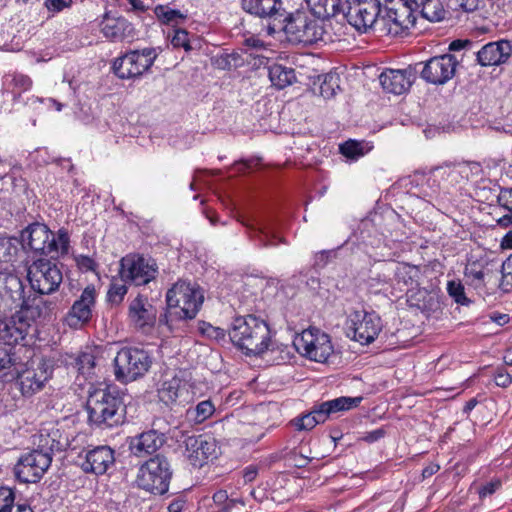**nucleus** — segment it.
I'll use <instances>...</instances> for the list:
<instances>
[{
    "label": "nucleus",
    "instance_id": "nucleus-1",
    "mask_svg": "<svg viewBox=\"0 0 512 512\" xmlns=\"http://www.w3.org/2000/svg\"><path fill=\"white\" fill-rule=\"evenodd\" d=\"M229 337L247 356H261L274 345L269 325L252 314L235 317L229 328Z\"/></svg>",
    "mask_w": 512,
    "mask_h": 512
},
{
    "label": "nucleus",
    "instance_id": "nucleus-2",
    "mask_svg": "<svg viewBox=\"0 0 512 512\" xmlns=\"http://www.w3.org/2000/svg\"><path fill=\"white\" fill-rule=\"evenodd\" d=\"M324 25V21L310 11L298 10L283 16L278 23H269L267 29L269 35L283 30L291 42L311 45L325 41Z\"/></svg>",
    "mask_w": 512,
    "mask_h": 512
},
{
    "label": "nucleus",
    "instance_id": "nucleus-3",
    "mask_svg": "<svg viewBox=\"0 0 512 512\" xmlns=\"http://www.w3.org/2000/svg\"><path fill=\"white\" fill-rule=\"evenodd\" d=\"M88 420L98 428H113L125 422L126 405L117 392L95 390L87 400Z\"/></svg>",
    "mask_w": 512,
    "mask_h": 512
},
{
    "label": "nucleus",
    "instance_id": "nucleus-4",
    "mask_svg": "<svg viewBox=\"0 0 512 512\" xmlns=\"http://www.w3.org/2000/svg\"><path fill=\"white\" fill-rule=\"evenodd\" d=\"M19 240L22 245V253L32 252L35 255H50L51 257L66 255L70 245V237L66 229H59L55 235L46 225L40 223L29 225L22 231Z\"/></svg>",
    "mask_w": 512,
    "mask_h": 512
},
{
    "label": "nucleus",
    "instance_id": "nucleus-5",
    "mask_svg": "<svg viewBox=\"0 0 512 512\" xmlns=\"http://www.w3.org/2000/svg\"><path fill=\"white\" fill-rule=\"evenodd\" d=\"M51 373L42 359H31L25 363L19 361L12 370L9 382L15 381L21 395L28 398L44 388L51 377Z\"/></svg>",
    "mask_w": 512,
    "mask_h": 512
},
{
    "label": "nucleus",
    "instance_id": "nucleus-6",
    "mask_svg": "<svg viewBox=\"0 0 512 512\" xmlns=\"http://www.w3.org/2000/svg\"><path fill=\"white\" fill-rule=\"evenodd\" d=\"M203 301L200 288L186 281H178L166 294L168 308L174 309L175 317L182 320L195 318Z\"/></svg>",
    "mask_w": 512,
    "mask_h": 512
},
{
    "label": "nucleus",
    "instance_id": "nucleus-7",
    "mask_svg": "<svg viewBox=\"0 0 512 512\" xmlns=\"http://www.w3.org/2000/svg\"><path fill=\"white\" fill-rule=\"evenodd\" d=\"M380 17V32L403 36L415 25V10L407 0H384Z\"/></svg>",
    "mask_w": 512,
    "mask_h": 512
},
{
    "label": "nucleus",
    "instance_id": "nucleus-8",
    "mask_svg": "<svg viewBox=\"0 0 512 512\" xmlns=\"http://www.w3.org/2000/svg\"><path fill=\"white\" fill-rule=\"evenodd\" d=\"M152 359L147 351L136 347H124L114 358L115 379L121 383L132 382L143 377L149 370Z\"/></svg>",
    "mask_w": 512,
    "mask_h": 512
},
{
    "label": "nucleus",
    "instance_id": "nucleus-9",
    "mask_svg": "<svg viewBox=\"0 0 512 512\" xmlns=\"http://www.w3.org/2000/svg\"><path fill=\"white\" fill-rule=\"evenodd\" d=\"M172 469L168 459L160 454L150 458L139 468L138 486L155 495H163L169 489Z\"/></svg>",
    "mask_w": 512,
    "mask_h": 512
},
{
    "label": "nucleus",
    "instance_id": "nucleus-10",
    "mask_svg": "<svg viewBox=\"0 0 512 512\" xmlns=\"http://www.w3.org/2000/svg\"><path fill=\"white\" fill-rule=\"evenodd\" d=\"M348 23L360 32L375 29L380 32V17L383 13L379 0H347L343 10Z\"/></svg>",
    "mask_w": 512,
    "mask_h": 512
},
{
    "label": "nucleus",
    "instance_id": "nucleus-11",
    "mask_svg": "<svg viewBox=\"0 0 512 512\" xmlns=\"http://www.w3.org/2000/svg\"><path fill=\"white\" fill-rule=\"evenodd\" d=\"M346 334L352 340L367 345L378 337L382 331L381 317L375 311H352L345 323Z\"/></svg>",
    "mask_w": 512,
    "mask_h": 512
},
{
    "label": "nucleus",
    "instance_id": "nucleus-12",
    "mask_svg": "<svg viewBox=\"0 0 512 512\" xmlns=\"http://www.w3.org/2000/svg\"><path fill=\"white\" fill-rule=\"evenodd\" d=\"M296 351L309 360L324 363L333 353L330 336L319 329L304 330L293 340Z\"/></svg>",
    "mask_w": 512,
    "mask_h": 512
},
{
    "label": "nucleus",
    "instance_id": "nucleus-13",
    "mask_svg": "<svg viewBox=\"0 0 512 512\" xmlns=\"http://www.w3.org/2000/svg\"><path fill=\"white\" fill-rule=\"evenodd\" d=\"M27 277L31 288L42 295L58 290L63 274L57 263L48 259H38L28 268Z\"/></svg>",
    "mask_w": 512,
    "mask_h": 512
},
{
    "label": "nucleus",
    "instance_id": "nucleus-14",
    "mask_svg": "<svg viewBox=\"0 0 512 512\" xmlns=\"http://www.w3.org/2000/svg\"><path fill=\"white\" fill-rule=\"evenodd\" d=\"M156 58L154 48L132 50L115 59L113 70L121 79L137 78L150 69Z\"/></svg>",
    "mask_w": 512,
    "mask_h": 512
},
{
    "label": "nucleus",
    "instance_id": "nucleus-15",
    "mask_svg": "<svg viewBox=\"0 0 512 512\" xmlns=\"http://www.w3.org/2000/svg\"><path fill=\"white\" fill-rule=\"evenodd\" d=\"M25 286L20 277L11 272H0V317L12 310L30 309L24 295Z\"/></svg>",
    "mask_w": 512,
    "mask_h": 512
},
{
    "label": "nucleus",
    "instance_id": "nucleus-16",
    "mask_svg": "<svg viewBox=\"0 0 512 512\" xmlns=\"http://www.w3.org/2000/svg\"><path fill=\"white\" fill-rule=\"evenodd\" d=\"M459 60L452 54L434 56L425 62L415 65L416 69L422 66L420 77L428 84L435 86L445 85L456 73Z\"/></svg>",
    "mask_w": 512,
    "mask_h": 512
},
{
    "label": "nucleus",
    "instance_id": "nucleus-17",
    "mask_svg": "<svg viewBox=\"0 0 512 512\" xmlns=\"http://www.w3.org/2000/svg\"><path fill=\"white\" fill-rule=\"evenodd\" d=\"M158 267L154 260L139 255H127L120 261V278L136 286L146 285L155 279Z\"/></svg>",
    "mask_w": 512,
    "mask_h": 512
},
{
    "label": "nucleus",
    "instance_id": "nucleus-18",
    "mask_svg": "<svg viewBox=\"0 0 512 512\" xmlns=\"http://www.w3.org/2000/svg\"><path fill=\"white\" fill-rule=\"evenodd\" d=\"M52 457L35 449L21 456L14 467L16 478L23 483L38 482L50 467Z\"/></svg>",
    "mask_w": 512,
    "mask_h": 512
},
{
    "label": "nucleus",
    "instance_id": "nucleus-19",
    "mask_svg": "<svg viewBox=\"0 0 512 512\" xmlns=\"http://www.w3.org/2000/svg\"><path fill=\"white\" fill-rule=\"evenodd\" d=\"M97 291L93 284L87 285L79 298L75 300L68 311L65 322L69 327L77 328L88 323L95 308Z\"/></svg>",
    "mask_w": 512,
    "mask_h": 512
},
{
    "label": "nucleus",
    "instance_id": "nucleus-20",
    "mask_svg": "<svg viewBox=\"0 0 512 512\" xmlns=\"http://www.w3.org/2000/svg\"><path fill=\"white\" fill-rule=\"evenodd\" d=\"M185 455L195 467H202L209 459L217 457V443L213 437L192 435L184 440Z\"/></svg>",
    "mask_w": 512,
    "mask_h": 512
},
{
    "label": "nucleus",
    "instance_id": "nucleus-21",
    "mask_svg": "<svg viewBox=\"0 0 512 512\" xmlns=\"http://www.w3.org/2000/svg\"><path fill=\"white\" fill-rule=\"evenodd\" d=\"M128 318L135 328L148 332L156 323L157 310L146 296L139 294L129 303Z\"/></svg>",
    "mask_w": 512,
    "mask_h": 512
},
{
    "label": "nucleus",
    "instance_id": "nucleus-22",
    "mask_svg": "<svg viewBox=\"0 0 512 512\" xmlns=\"http://www.w3.org/2000/svg\"><path fill=\"white\" fill-rule=\"evenodd\" d=\"M418 69L409 66L405 69H386L383 71L379 80L382 88L395 95H401L409 90L416 79Z\"/></svg>",
    "mask_w": 512,
    "mask_h": 512
},
{
    "label": "nucleus",
    "instance_id": "nucleus-23",
    "mask_svg": "<svg viewBox=\"0 0 512 512\" xmlns=\"http://www.w3.org/2000/svg\"><path fill=\"white\" fill-rule=\"evenodd\" d=\"M114 463V450L109 446L101 445L86 451L81 468L85 473L103 475Z\"/></svg>",
    "mask_w": 512,
    "mask_h": 512
},
{
    "label": "nucleus",
    "instance_id": "nucleus-24",
    "mask_svg": "<svg viewBox=\"0 0 512 512\" xmlns=\"http://www.w3.org/2000/svg\"><path fill=\"white\" fill-rule=\"evenodd\" d=\"M512 55V44L508 40H499L484 45L477 53L481 66H498L504 64Z\"/></svg>",
    "mask_w": 512,
    "mask_h": 512
},
{
    "label": "nucleus",
    "instance_id": "nucleus-25",
    "mask_svg": "<svg viewBox=\"0 0 512 512\" xmlns=\"http://www.w3.org/2000/svg\"><path fill=\"white\" fill-rule=\"evenodd\" d=\"M34 444L37 445L36 451L52 457L54 452L66 450L69 446V440L59 428H43L35 436Z\"/></svg>",
    "mask_w": 512,
    "mask_h": 512
},
{
    "label": "nucleus",
    "instance_id": "nucleus-26",
    "mask_svg": "<svg viewBox=\"0 0 512 512\" xmlns=\"http://www.w3.org/2000/svg\"><path fill=\"white\" fill-rule=\"evenodd\" d=\"M241 5L247 13L269 19V23H278L284 16L281 0H241Z\"/></svg>",
    "mask_w": 512,
    "mask_h": 512
},
{
    "label": "nucleus",
    "instance_id": "nucleus-27",
    "mask_svg": "<svg viewBox=\"0 0 512 512\" xmlns=\"http://www.w3.org/2000/svg\"><path fill=\"white\" fill-rule=\"evenodd\" d=\"M165 441V433L152 428L133 437L129 447L134 455L141 457L155 453L163 446Z\"/></svg>",
    "mask_w": 512,
    "mask_h": 512
},
{
    "label": "nucleus",
    "instance_id": "nucleus-28",
    "mask_svg": "<svg viewBox=\"0 0 512 512\" xmlns=\"http://www.w3.org/2000/svg\"><path fill=\"white\" fill-rule=\"evenodd\" d=\"M420 269L416 266L402 263L397 264L394 269V280L401 291L405 290L410 301H412L415 289L419 286Z\"/></svg>",
    "mask_w": 512,
    "mask_h": 512
},
{
    "label": "nucleus",
    "instance_id": "nucleus-29",
    "mask_svg": "<svg viewBox=\"0 0 512 512\" xmlns=\"http://www.w3.org/2000/svg\"><path fill=\"white\" fill-rule=\"evenodd\" d=\"M479 169L480 165L476 162H462L436 168L435 173L449 184L455 185L464 179L468 180L473 171H479Z\"/></svg>",
    "mask_w": 512,
    "mask_h": 512
},
{
    "label": "nucleus",
    "instance_id": "nucleus-30",
    "mask_svg": "<svg viewBox=\"0 0 512 512\" xmlns=\"http://www.w3.org/2000/svg\"><path fill=\"white\" fill-rule=\"evenodd\" d=\"M28 328V323L20 317H11L6 321H0V338L2 342L14 346V344L25 339Z\"/></svg>",
    "mask_w": 512,
    "mask_h": 512
},
{
    "label": "nucleus",
    "instance_id": "nucleus-31",
    "mask_svg": "<svg viewBox=\"0 0 512 512\" xmlns=\"http://www.w3.org/2000/svg\"><path fill=\"white\" fill-rule=\"evenodd\" d=\"M101 32L107 39L117 42L132 35L133 26L123 17H105L101 22Z\"/></svg>",
    "mask_w": 512,
    "mask_h": 512
},
{
    "label": "nucleus",
    "instance_id": "nucleus-32",
    "mask_svg": "<svg viewBox=\"0 0 512 512\" xmlns=\"http://www.w3.org/2000/svg\"><path fill=\"white\" fill-rule=\"evenodd\" d=\"M21 241L17 237H0V272L7 270L19 260L22 255Z\"/></svg>",
    "mask_w": 512,
    "mask_h": 512
},
{
    "label": "nucleus",
    "instance_id": "nucleus-33",
    "mask_svg": "<svg viewBox=\"0 0 512 512\" xmlns=\"http://www.w3.org/2000/svg\"><path fill=\"white\" fill-rule=\"evenodd\" d=\"M213 504L208 512H243L245 502L242 498L229 496L226 490H218L212 496Z\"/></svg>",
    "mask_w": 512,
    "mask_h": 512
},
{
    "label": "nucleus",
    "instance_id": "nucleus-34",
    "mask_svg": "<svg viewBox=\"0 0 512 512\" xmlns=\"http://www.w3.org/2000/svg\"><path fill=\"white\" fill-rule=\"evenodd\" d=\"M464 278L468 285L482 291L493 278V272L480 263L473 262L465 267Z\"/></svg>",
    "mask_w": 512,
    "mask_h": 512
},
{
    "label": "nucleus",
    "instance_id": "nucleus-35",
    "mask_svg": "<svg viewBox=\"0 0 512 512\" xmlns=\"http://www.w3.org/2000/svg\"><path fill=\"white\" fill-rule=\"evenodd\" d=\"M421 16L430 22H438L445 18L446 11L440 0H407Z\"/></svg>",
    "mask_w": 512,
    "mask_h": 512
},
{
    "label": "nucleus",
    "instance_id": "nucleus-36",
    "mask_svg": "<svg viewBox=\"0 0 512 512\" xmlns=\"http://www.w3.org/2000/svg\"><path fill=\"white\" fill-rule=\"evenodd\" d=\"M184 390H186L185 383L174 376L162 382L158 390V396L163 403L169 405L175 403Z\"/></svg>",
    "mask_w": 512,
    "mask_h": 512
},
{
    "label": "nucleus",
    "instance_id": "nucleus-37",
    "mask_svg": "<svg viewBox=\"0 0 512 512\" xmlns=\"http://www.w3.org/2000/svg\"><path fill=\"white\" fill-rule=\"evenodd\" d=\"M309 11L323 21L343 11L341 0H305Z\"/></svg>",
    "mask_w": 512,
    "mask_h": 512
},
{
    "label": "nucleus",
    "instance_id": "nucleus-38",
    "mask_svg": "<svg viewBox=\"0 0 512 512\" xmlns=\"http://www.w3.org/2000/svg\"><path fill=\"white\" fill-rule=\"evenodd\" d=\"M363 397H338L329 401L322 402L320 405L322 411L324 412L326 418L328 419L329 416L333 413L340 412V411H346L350 410L352 408H355L359 406V404L362 402Z\"/></svg>",
    "mask_w": 512,
    "mask_h": 512
},
{
    "label": "nucleus",
    "instance_id": "nucleus-39",
    "mask_svg": "<svg viewBox=\"0 0 512 512\" xmlns=\"http://www.w3.org/2000/svg\"><path fill=\"white\" fill-rule=\"evenodd\" d=\"M15 347L0 341V381L9 382V377L19 362L15 358Z\"/></svg>",
    "mask_w": 512,
    "mask_h": 512
},
{
    "label": "nucleus",
    "instance_id": "nucleus-40",
    "mask_svg": "<svg viewBox=\"0 0 512 512\" xmlns=\"http://www.w3.org/2000/svg\"><path fill=\"white\" fill-rule=\"evenodd\" d=\"M327 420L320 405H316L312 411L302 416H299L291 421V424L298 430H311L317 424L324 423Z\"/></svg>",
    "mask_w": 512,
    "mask_h": 512
},
{
    "label": "nucleus",
    "instance_id": "nucleus-41",
    "mask_svg": "<svg viewBox=\"0 0 512 512\" xmlns=\"http://www.w3.org/2000/svg\"><path fill=\"white\" fill-rule=\"evenodd\" d=\"M269 78L275 87L283 89L296 80V75L294 69L274 64L269 68Z\"/></svg>",
    "mask_w": 512,
    "mask_h": 512
},
{
    "label": "nucleus",
    "instance_id": "nucleus-42",
    "mask_svg": "<svg viewBox=\"0 0 512 512\" xmlns=\"http://www.w3.org/2000/svg\"><path fill=\"white\" fill-rule=\"evenodd\" d=\"M244 225L250 229V237L259 247L277 246L281 242L280 238L272 234L266 227L262 226L261 224H257V226H252L249 224Z\"/></svg>",
    "mask_w": 512,
    "mask_h": 512
},
{
    "label": "nucleus",
    "instance_id": "nucleus-43",
    "mask_svg": "<svg viewBox=\"0 0 512 512\" xmlns=\"http://www.w3.org/2000/svg\"><path fill=\"white\" fill-rule=\"evenodd\" d=\"M215 412V407L210 400H203L196 406L190 407L186 411V418L196 424L203 423Z\"/></svg>",
    "mask_w": 512,
    "mask_h": 512
},
{
    "label": "nucleus",
    "instance_id": "nucleus-44",
    "mask_svg": "<svg viewBox=\"0 0 512 512\" xmlns=\"http://www.w3.org/2000/svg\"><path fill=\"white\" fill-rule=\"evenodd\" d=\"M4 85L12 88L13 93L20 95L32 87V80L29 76L21 73H9L4 76Z\"/></svg>",
    "mask_w": 512,
    "mask_h": 512
},
{
    "label": "nucleus",
    "instance_id": "nucleus-45",
    "mask_svg": "<svg viewBox=\"0 0 512 512\" xmlns=\"http://www.w3.org/2000/svg\"><path fill=\"white\" fill-rule=\"evenodd\" d=\"M154 13L163 24H179L185 19V15L180 10L165 5L156 6Z\"/></svg>",
    "mask_w": 512,
    "mask_h": 512
},
{
    "label": "nucleus",
    "instance_id": "nucleus-46",
    "mask_svg": "<svg viewBox=\"0 0 512 512\" xmlns=\"http://www.w3.org/2000/svg\"><path fill=\"white\" fill-rule=\"evenodd\" d=\"M340 89V77L337 73H328L324 76L320 84V95L325 99H330L336 95Z\"/></svg>",
    "mask_w": 512,
    "mask_h": 512
},
{
    "label": "nucleus",
    "instance_id": "nucleus-47",
    "mask_svg": "<svg viewBox=\"0 0 512 512\" xmlns=\"http://www.w3.org/2000/svg\"><path fill=\"white\" fill-rule=\"evenodd\" d=\"M113 280L110 284V287L107 292V300L111 304L118 305L120 304L125 295L127 294L128 288L126 286V282Z\"/></svg>",
    "mask_w": 512,
    "mask_h": 512
},
{
    "label": "nucleus",
    "instance_id": "nucleus-48",
    "mask_svg": "<svg viewBox=\"0 0 512 512\" xmlns=\"http://www.w3.org/2000/svg\"><path fill=\"white\" fill-rule=\"evenodd\" d=\"M78 372L87 377L93 373L95 357L91 353H82L76 359Z\"/></svg>",
    "mask_w": 512,
    "mask_h": 512
},
{
    "label": "nucleus",
    "instance_id": "nucleus-49",
    "mask_svg": "<svg viewBox=\"0 0 512 512\" xmlns=\"http://www.w3.org/2000/svg\"><path fill=\"white\" fill-rule=\"evenodd\" d=\"M26 105L37 109L39 105H44L47 109L54 107L56 111H61L63 104L53 98H40L36 96H30L27 98Z\"/></svg>",
    "mask_w": 512,
    "mask_h": 512
},
{
    "label": "nucleus",
    "instance_id": "nucleus-50",
    "mask_svg": "<svg viewBox=\"0 0 512 512\" xmlns=\"http://www.w3.org/2000/svg\"><path fill=\"white\" fill-rule=\"evenodd\" d=\"M198 330L202 335L214 340H222L225 338L226 335L224 329L214 327L210 323L204 321L199 323Z\"/></svg>",
    "mask_w": 512,
    "mask_h": 512
},
{
    "label": "nucleus",
    "instance_id": "nucleus-51",
    "mask_svg": "<svg viewBox=\"0 0 512 512\" xmlns=\"http://www.w3.org/2000/svg\"><path fill=\"white\" fill-rule=\"evenodd\" d=\"M448 294L455 300L456 303L465 304L467 298L464 293V286L459 281H448L447 283Z\"/></svg>",
    "mask_w": 512,
    "mask_h": 512
},
{
    "label": "nucleus",
    "instance_id": "nucleus-52",
    "mask_svg": "<svg viewBox=\"0 0 512 512\" xmlns=\"http://www.w3.org/2000/svg\"><path fill=\"white\" fill-rule=\"evenodd\" d=\"M171 44L174 48H183L185 51H190L192 49L189 41V34L184 29L174 30V34L171 38Z\"/></svg>",
    "mask_w": 512,
    "mask_h": 512
},
{
    "label": "nucleus",
    "instance_id": "nucleus-53",
    "mask_svg": "<svg viewBox=\"0 0 512 512\" xmlns=\"http://www.w3.org/2000/svg\"><path fill=\"white\" fill-rule=\"evenodd\" d=\"M340 152L347 158H357L363 155L361 143L348 140L339 147Z\"/></svg>",
    "mask_w": 512,
    "mask_h": 512
},
{
    "label": "nucleus",
    "instance_id": "nucleus-54",
    "mask_svg": "<svg viewBox=\"0 0 512 512\" xmlns=\"http://www.w3.org/2000/svg\"><path fill=\"white\" fill-rule=\"evenodd\" d=\"M15 494L9 487H0V512L14 508Z\"/></svg>",
    "mask_w": 512,
    "mask_h": 512
},
{
    "label": "nucleus",
    "instance_id": "nucleus-55",
    "mask_svg": "<svg viewBox=\"0 0 512 512\" xmlns=\"http://www.w3.org/2000/svg\"><path fill=\"white\" fill-rule=\"evenodd\" d=\"M250 494L254 498V500L259 503H263L267 500H271V501L277 502V503L282 502V500H279L275 496V491L270 492L267 490V488L265 486H262V485L253 489Z\"/></svg>",
    "mask_w": 512,
    "mask_h": 512
},
{
    "label": "nucleus",
    "instance_id": "nucleus-56",
    "mask_svg": "<svg viewBox=\"0 0 512 512\" xmlns=\"http://www.w3.org/2000/svg\"><path fill=\"white\" fill-rule=\"evenodd\" d=\"M126 12L137 15L143 14L148 7L141 0H124V6H121Z\"/></svg>",
    "mask_w": 512,
    "mask_h": 512
},
{
    "label": "nucleus",
    "instance_id": "nucleus-57",
    "mask_svg": "<svg viewBox=\"0 0 512 512\" xmlns=\"http://www.w3.org/2000/svg\"><path fill=\"white\" fill-rule=\"evenodd\" d=\"M75 262L77 267L84 272L95 271L97 267L94 259L86 255L75 256Z\"/></svg>",
    "mask_w": 512,
    "mask_h": 512
},
{
    "label": "nucleus",
    "instance_id": "nucleus-58",
    "mask_svg": "<svg viewBox=\"0 0 512 512\" xmlns=\"http://www.w3.org/2000/svg\"><path fill=\"white\" fill-rule=\"evenodd\" d=\"M494 381L497 386L506 388L511 385L512 376L504 368H498L494 375Z\"/></svg>",
    "mask_w": 512,
    "mask_h": 512
},
{
    "label": "nucleus",
    "instance_id": "nucleus-59",
    "mask_svg": "<svg viewBox=\"0 0 512 512\" xmlns=\"http://www.w3.org/2000/svg\"><path fill=\"white\" fill-rule=\"evenodd\" d=\"M71 0H45L44 6L52 13H58L64 8L69 7Z\"/></svg>",
    "mask_w": 512,
    "mask_h": 512
},
{
    "label": "nucleus",
    "instance_id": "nucleus-60",
    "mask_svg": "<svg viewBox=\"0 0 512 512\" xmlns=\"http://www.w3.org/2000/svg\"><path fill=\"white\" fill-rule=\"evenodd\" d=\"M500 206L512 212V189H502L498 195Z\"/></svg>",
    "mask_w": 512,
    "mask_h": 512
},
{
    "label": "nucleus",
    "instance_id": "nucleus-61",
    "mask_svg": "<svg viewBox=\"0 0 512 512\" xmlns=\"http://www.w3.org/2000/svg\"><path fill=\"white\" fill-rule=\"evenodd\" d=\"M500 486L501 482L498 480L486 483L479 489V497L485 498L487 496L494 494L500 488Z\"/></svg>",
    "mask_w": 512,
    "mask_h": 512
},
{
    "label": "nucleus",
    "instance_id": "nucleus-62",
    "mask_svg": "<svg viewBox=\"0 0 512 512\" xmlns=\"http://www.w3.org/2000/svg\"><path fill=\"white\" fill-rule=\"evenodd\" d=\"M236 59L237 57L234 54H225L216 59V64L220 69H230L232 66H236Z\"/></svg>",
    "mask_w": 512,
    "mask_h": 512
},
{
    "label": "nucleus",
    "instance_id": "nucleus-63",
    "mask_svg": "<svg viewBox=\"0 0 512 512\" xmlns=\"http://www.w3.org/2000/svg\"><path fill=\"white\" fill-rule=\"evenodd\" d=\"M501 272L503 282L512 287V255L503 262Z\"/></svg>",
    "mask_w": 512,
    "mask_h": 512
},
{
    "label": "nucleus",
    "instance_id": "nucleus-64",
    "mask_svg": "<svg viewBox=\"0 0 512 512\" xmlns=\"http://www.w3.org/2000/svg\"><path fill=\"white\" fill-rule=\"evenodd\" d=\"M386 434L385 429L378 428L370 432H366L364 436L362 437V440H364L367 443H374L378 440L382 439Z\"/></svg>",
    "mask_w": 512,
    "mask_h": 512
}]
</instances>
